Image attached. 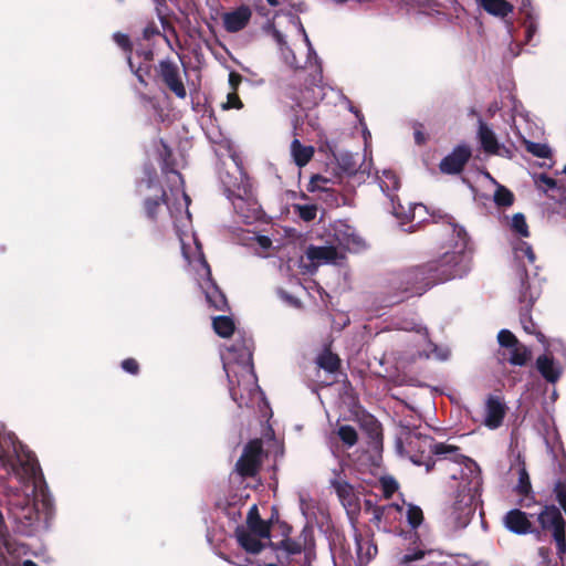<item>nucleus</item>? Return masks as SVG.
Here are the masks:
<instances>
[{
	"instance_id": "52",
	"label": "nucleus",
	"mask_w": 566,
	"mask_h": 566,
	"mask_svg": "<svg viewBox=\"0 0 566 566\" xmlns=\"http://www.w3.org/2000/svg\"><path fill=\"white\" fill-rule=\"evenodd\" d=\"M114 41L125 51L130 50V42L127 35L122 33H115Z\"/></svg>"
},
{
	"instance_id": "61",
	"label": "nucleus",
	"mask_w": 566,
	"mask_h": 566,
	"mask_svg": "<svg viewBox=\"0 0 566 566\" xmlns=\"http://www.w3.org/2000/svg\"><path fill=\"white\" fill-rule=\"evenodd\" d=\"M224 559L231 564L237 565V566H247L250 563V560L248 558H240L238 560H229L228 558L224 557Z\"/></svg>"
},
{
	"instance_id": "54",
	"label": "nucleus",
	"mask_w": 566,
	"mask_h": 566,
	"mask_svg": "<svg viewBox=\"0 0 566 566\" xmlns=\"http://www.w3.org/2000/svg\"><path fill=\"white\" fill-rule=\"evenodd\" d=\"M382 485L387 496H390L398 489V484L394 479H385Z\"/></svg>"
},
{
	"instance_id": "63",
	"label": "nucleus",
	"mask_w": 566,
	"mask_h": 566,
	"mask_svg": "<svg viewBox=\"0 0 566 566\" xmlns=\"http://www.w3.org/2000/svg\"><path fill=\"white\" fill-rule=\"evenodd\" d=\"M22 566H38V565L34 562L28 559V560L23 562Z\"/></svg>"
},
{
	"instance_id": "45",
	"label": "nucleus",
	"mask_w": 566,
	"mask_h": 566,
	"mask_svg": "<svg viewBox=\"0 0 566 566\" xmlns=\"http://www.w3.org/2000/svg\"><path fill=\"white\" fill-rule=\"evenodd\" d=\"M396 328L403 331H416L417 333L423 335L424 338L428 336L427 328L416 324L413 321H403L397 323Z\"/></svg>"
},
{
	"instance_id": "11",
	"label": "nucleus",
	"mask_w": 566,
	"mask_h": 566,
	"mask_svg": "<svg viewBox=\"0 0 566 566\" xmlns=\"http://www.w3.org/2000/svg\"><path fill=\"white\" fill-rule=\"evenodd\" d=\"M539 296V289L535 286L534 284L530 283L527 280L522 281V290L520 294V302L524 304L521 308L520 319L523 329L527 334H536L537 339L544 344L545 343V336L542 333L536 332L535 324L530 316V310L533 303L537 300Z\"/></svg>"
},
{
	"instance_id": "4",
	"label": "nucleus",
	"mask_w": 566,
	"mask_h": 566,
	"mask_svg": "<svg viewBox=\"0 0 566 566\" xmlns=\"http://www.w3.org/2000/svg\"><path fill=\"white\" fill-rule=\"evenodd\" d=\"M252 349V339L242 337L221 354L230 395L239 407H260L265 402L253 370Z\"/></svg>"
},
{
	"instance_id": "1",
	"label": "nucleus",
	"mask_w": 566,
	"mask_h": 566,
	"mask_svg": "<svg viewBox=\"0 0 566 566\" xmlns=\"http://www.w3.org/2000/svg\"><path fill=\"white\" fill-rule=\"evenodd\" d=\"M0 463L21 484V489L8 492L9 512L20 531L30 535L40 526L42 517L46 521L52 511V502L43 486L39 463L34 454L13 433L2 429Z\"/></svg>"
},
{
	"instance_id": "58",
	"label": "nucleus",
	"mask_w": 566,
	"mask_h": 566,
	"mask_svg": "<svg viewBox=\"0 0 566 566\" xmlns=\"http://www.w3.org/2000/svg\"><path fill=\"white\" fill-rule=\"evenodd\" d=\"M241 75L240 74H237V73H230L229 75V84L230 86L235 91L238 85L241 83Z\"/></svg>"
},
{
	"instance_id": "38",
	"label": "nucleus",
	"mask_w": 566,
	"mask_h": 566,
	"mask_svg": "<svg viewBox=\"0 0 566 566\" xmlns=\"http://www.w3.org/2000/svg\"><path fill=\"white\" fill-rule=\"evenodd\" d=\"M545 346V354L554 357V355H560L566 359V344L560 339H553L543 344Z\"/></svg>"
},
{
	"instance_id": "22",
	"label": "nucleus",
	"mask_w": 566,
	"mask_h": 566,
	"mask_svg": "<svg viewBox=\"0 0 566 566\" xmlns=\"http://www.w3.org/2000/svg\"><path fill=\"white\" fill-rule=\"evenodd\" d=\"M269 33L271 34L272 39L275 41L283 62L289 65L290 67L297 69L298 62L296 60V56L294 54V51L289 46L284 34L279 31L274 27H270Z\"/></svg>"
},
{
	"instance_id": "12",
	"label": "nucleus",
	"mask_w": 566,
	"mask_h": 566,
	"mask_svg": "<svg viewBox=\"0 0 566 566\" xmlns=\"http://www.w3.org/2000/svg\"><path fill=\"white\" fill-rule=\"evenodd\" d=\"M377 179H378V184H379L381 191L391 201L392 214H395L397 218L405 217V218L409 219L410 214L405 211V208L399 202L397 205L395 202L397 196L394 193V191L398 190V188L400 186L399 178L397 177V175L390 169H384L381 171V175H379L377 177ZM418 209L422 210V209H424V207L422 205H415L412 212H411L412 213L411 218L415 217L416 210H418Z\"/></svg>"
},
{
	"instance_id": "47",
	"label": "nucleus",
	"mask_w": 566,
	"mask_h": 566,
	"mask_svg": "<svg viewBox=\"0 0 566 566\" xmlns=\"http://www.w3.org/2000/svg\"><path fill=\"white\" fill-rule=\"evenodd\" d=\"M516 254L520 258L521 255H525L530 263H534L535 261V254L532 250V247L527 244L526 242H521L520 245L516 248Z\"/></svg>"
},
{
	"instance_id": "13",
	"label": "nucleus",
	"mask_w": 566,
	"mask_h": 566,
	"mask_svg": "<svg viewBox=\"0 0 566 566\" xmlns=\"http://www.w3.org/2000/svg\"><path fill=\"white\" fill-rule=\"evenodd\" d=\"M262 452V442L260 440L250 441L237 462L238 472L243 476L255 475L261 465Z\"/></svg>"
},
{
	"instance_id": "27",
	"label": "nucleus",
	"mask_w": 566,
	"mask_h": 566,
	"mask_svg": "<svg viewBox=\"0 0 566 566\" xmlns=\"http://www.w3.org/2000/svg\"><path fill=\"white\" fill-rule=\"evenodd\" d=\"M290 150L293 161L298 167H304L314 155L313 146L302 145L301 142L296 138L291 143Z\"/></svg>"
},
{
	"instance_id": "6",
	"label": "nucleus",
	"mask_w": 566,
	"mask_h": 566,
	"mask_svg": "<svg viewBox=\"0 0 566 566\" xmlns=\"http://www.w3.org/2000/svg\"><path fill=\"white\" fill-rule=\"evenodd\" d=\"M334 243L324 247L311 245L306 250V258L312 265L338 264L344 259V253L358 252L365 247L364 240L356 234L350 226L336 222L333 226Z\"/></svg>"
},
{
	"instance_id": "2",
	"label": "nucleus",
	"mask_w": 566,
	"mask_h": 566,
	"mask_svg": "<svg viewBox=\"0 0 566 566\" xmlns=\"http://www.w3.org/2000/svg\"><path fill=\"white\" fill-rule=\"evenodd\" d=\"M171 184L169 192L163 191L160 200L146 199L145 211L154 221L164 220L165 213L172 220L174 228L179 238L181 253L188 264V269L206 295L207 302L217 311L228 307L224 294L211 279L210 266L201 251V245L193 232H191V216L188 207L190 199L184 190V180L176 170L167 172Z\"/></svg>"
},
{
	"instance_id": "28",
	"label": "nucleus",
	"mask_w": 566,
	"mask_h": 566,
	"mask_svg": "<svg viewBox=\"0 0 566 566\" xmlns=\"http://www.w3.org/2000/svg\"><path fill=\"white\" fill-rule=\"evenodd\" d=\"M332 488L335 490L338 499L345 507L352 509L356 506L354 488L347 481L339 482L338 480H335L333 481Z\"/></svg>"
},
{
	"instance_id": "25",
	"label": "nucleus",
	"mask_w": 566,
	"mask_h": 566,
	"mask_svg": "<svg viewBox=\"0 0 566 566\" xmlns=\"http://www.w3.org/2000/svg\"><path fill=\"white\" fill-rule=\"evenodd\" d=\"M402 507L396 503H390L382 506H377L373 511V518L378 528H380V524L382 521L386 523L397 520L398 515L401 514Z\"/></svg>"
},
{
	"instance_id": "35",
	"label": "nucleus",
	"mask_w": 566,
	"mask_h": 566,
	"mask_svg": "<svg viewBox=\"0 0 566 566\" xmlns=\"http://www.w3.org/2000/svg\"><path fill=\"white\" fill-rule=\"evenodd\" d=\"M513 193L505 187L497 185L496 190L494 192V202L497 206L509 207L513 203Z\"/></svg>"
},
{
	"instance_id": "43",
	"label": "nucleus",
	"mask_w": 566,
	"mask_h": 566,
	"mask_svg": "<svg viewBox=\"0 0 566 566\" xmlns=\"http://www.w3.org/2000/svg\"><path fill=\"white\" fill-rule=\"evenodd\" d=\"M497 340L505 350L512 346H514L518 340L509 329H502L497 334Z\"/></svg>"
},
{
	"instance_id": "19",
	"label": "nucleus",
	"mask_w": 566,
	"mask_h": 566,
	"mask_svg": "<svg viewBox=\"0 0 566 566\" xmlns=\"http://www.w3.org/2000/svg\"><path fill=\"white\" fill-rule=\"evenodd\" d=\"M503 524L514 534L524 535L532 532V522L528 515L518 509L509 511L503 516Z\"/></svg>"
},
{
	"instance_id": "41",
	"label": "nucleus",
	"mask_w": 566,
	"mask_h": 566,
	"mask_svg": "<svg viewBox=\"0 0 566 566\" xmlns=\"http://www.w3.org/2000/svg\"><path fill=\"white\" fill-rule=\"evenodd\" d=\"M428 350L424 352L426 357L428 358H436L439 360H446L448 359L450 353L447 348L438 347L436 344L428 342Z\"/></svg>"
},
{
	"instance_id": "53",
	"label": "nucleus",
	"mask_w": 566,
	"mask_h": 566,
	"mask_svg": "<svg viewBox=\"0 0 566 566\" xmlns=\"http://www.w3.org/2000/svg\"><path fill=\"white\" fill-rule=\"evenodd\" d=\"M146 175H147V180L145 181H142L139 185H138V189L140 192H143V188L145 187L146 189H150L153 187V181H154V177H155V171L153 169H147L146 168Z\"/></svg>"
},
{
	"instance_id": "10",
	"label": "nucleus",
	"mask_w": 566,
	"mask_h": 566,
	"mask_svg": "<svg viewBox=\"0 0 566 566\" xmlns=\"http://www.w3.org/2000/svg\"><path fill=\"white\" fill-rule=\"evenodd\" d=\"M538 521L543 528L552 531L557 555L559 558H563V555L566 553V539L565 522L560 511L554 505L545 506L538 516Z\"/></svg>"
},
{
	"instance_id": "62",
	"label": "nucleus",
	"mask_w": 566,
	"mask_h": 566,
	"mask_svg": "<svg viewBox=\"0 0 566 566\" xmlns=\"http://www.w3.org/2000/svg\"><path fill=\"white\" fill-rule=\"evenodd\" d=\"M415 139H416V143L417 144H422L424 142V136L421 132H416L415 133Z\"/></svg>"
},
{
	"instance_id": "36",
	"label": "nucleus",
	"mask_w": 566,
	"mask_h": 566,
	"mask_svg": "<svg viewBox=\"0 0 566 566\" xmlns=\"http://www.w3.org/2000/svg\"><path fill=\"white\" fill-rule=\"evenodd\" d=\"M337 436L348 448L357 442V432L350 426H340L337 430Z\"/></svg>"
},
{
	"instance_id": "55",
	"label": "nucleus",
	"mask_w": 566,
	"mask_h": 566,
	"mask_svg": "<svg viewBox=\"0 0 566 566\" xmlns=\"http://www.w3.org/2000/svg\"><path fill=\"white\" fill-rule=\"evenodd\" d=\"M328 180L322 176H314L312 179H311V190H316V189H325V184H327Z\"/></svg>"
},
{
	"instance_id": "56",
	"label": "nucleus",
	"mask_w": 566,
	"mask_h": 566,
	"mask_svg": "<svg viewBox=\"0 0 566 566\" xmlns=\"http://www.w3.org/2000/svg\"><path fill=\"white\" fill-rule=\"evenodd\" d=\"M538 182L541 187L544 186L546 189H553L556 187V180L545 175H542L538 178Z\"/></svg>"
},
{
	"instance_id": "49",
	"label": "nucleus",
	"mask_w": 566,
	"mask_h": 566,
	"mask_svg": "<svg viewBox=\"0 0 566 566\" xmlns=\"http://www.w3.org/2000/svg\"><path fill=\"white\" fill-rule=\"evenodd\" d=\"M242 106H243V104L235 92L229 93L227 96V102L223 104L224 109H230V108L240 109V108H242Z\"/></svg>"
},
{
	"instance_id": "8",
	"label": "nucleus",
	"mask_w": 566,
	"mask_h": 566,
	"mask_svg": "<svg viewBox=\"0 0 566 566\" xmlns=\"http://www.w3.org/2000/svg\"><path fill=\"white\" fill-rule=\"evenodd\" d=\"M279 565L266 566H311L313 553L304 549L303 544L292 538H285L275 547Z\"/></svg>"
},
{
	"instance_id": "17",
	"label": "nucleus",
	"mask_w": 566,
	"mask_h": 566,
	"mask_svg": "<svg viewBox=\"0 0 566 566\" xmlns=\"http://www.w3.org/2000/svg\"><path fill=\"white\" fill-rule=\"evenodd\" d=\"M160 74L166 85L176 94L177 97H186L187 92L180 78L177 64L169 60L163 61L160 63Z\"/></svg>"
},
{
	"instance_id": "16",
	"label": "nucleus",
	"mask_w": 566,
	"mask_h": 566,
	"mask_svg": "<svg viewBox=\"0 0 566 566\" xmlns=\"http://www.w3.org/2000/svg\"><path fill=\"white\" fill-rule=\"evenodd\" d=\"M235 536L242 548L248 553L258 554L264 547L262 541L270 539V528H268L266 535H262L255 530H249V527H238Z\"/></svg>"
},
{
	"instance_id": "14",
	"label": "nucleus",
	"mask_w": 566,
	"mask_h": 566,
	"mask_svg": "<svg viewBox=\"0 0 566 566\" xmlns=\"http://www.w3.org/2000/svg\"><path fill=\"white\" fill-rule=\"evenodd\" d=\"M245 196L229 195L234 211L240 216L243 222L252 223L260 217V207L258 202L244 191Z\"/></svg>"
},
{
	"instance_id": "60",
	"label": "nucleus",
	"mask_w": 566,
	"mask_h": 566,
	"mask_svg": "<svg viewBox=\"0 0 566 566\" xmlns=\"http://www.w3.org/2000/svg\"><path fill=\"white\" fill-rule=\"evenodd\" d=\"M6 522L2 512L0 511V539L4 537L6 535Z\"/></svg>"
},
{
	"instance_id": "48",
	"label": "nucleus",
	"mask_w": 566,
	"mask_h": 566,
	"mask_svg": "<svg viewBox=\"0 0 566 566\" xmlns=\"http://www.w3.org/2000/svg\"><path fill=\"white\" fill-rule=\"evenodd\" d=\"M345 463L342 461L337 462V465L332 469V476L329 478V484L333 485V481L338 480L339 482L347 481L344 475Z\"/></svg>"
},
{
	"instance_id": "32",
	"label": "nucleus",
	"mask_w": 566,
	"mask_h": 566,
	"mask_svg": "<svg viewBox=\"0 0 566 566\" xmlns=\"http://www.w3.org/2000/svg\"><path fill=\"white\" fill-rule=\"evenodd\" d=\"M213 328L221 337H229L234 332V323L228 316H217L212 322Z\"/></svg>"
},
{
	"instance_id": "29",
	"label": "nucleus",
	"mask_w": 566,
	"mask_h": 566,
	"mask_svg": "<svg viewBox=\"0 0 566 566\" xmlns=\"http://www.w3.org/2000/svg\"><path fill=\"white\" fill-rule=\"evenodd\" d=\"M503 356L510 361V364L515 366H523L527 363L531 356L530 349L517 342L514 346L507 348Z\"/></svg>"
},
{
	"instance_id": "46",
	"label": "nucleus",
	"mask_w": 566,
	"mask_h": 566,
	"mask_svg": "<svg viewBox=\"0 0 566 566\" xmlns=\"http://www.w3.org/2000/svg\"><path fill=\"white\" fill-rule=\"evenodd\" d=\"M298 501H300V510L304 516H307L310 514V512H313V501L308 496V494L300 493Z\"/></svg>"
},
{
	"instance_id": "39",
	"label": "nucleus",
	"mask_w": 566,
	"mask_h": 566,
	"mask_svg": "<svg viewBox=\"0 0 566 566\" xmlns=\"http://www.w3.org/2000/svg\"><path fill=\"white\" fill-rule=\"evenodd\" d=\"M511 228L514 232H516L521 237L526 238L530 235L525 217L522 213H516L513 216L512 222H511Z\"/></svg>"
},
{
	"instance_id": "50",
	"label": "nucleus",
	"mask_w": 566,
	"mask_h": 566,
	"mask_svg": "<svg viewBox=\"0 0 566 566\" xmlns=\"http://www.w3.org/2000/svg\"><path fill=\"white\" fill-rule=\"evenodd\" d=\"M518 475H520V484H518L520 491L526 493L528 491V489L531 488V484H530V478H528V474H527L525 468L520 469Z\"/></svg>"
},
{
	"instance_id": "24",
	"label": "nucleus",
	"mask_w": 566,
	"mask_h": 566,
	"mask_svg": "<svg viewBox=\"0 0 566 566\" xmlns=\"http://www.w3.org/2000/svg\"><path fill=\"white\" fill-rule=\"evenodd\" d=\"M478 138L485 153L499 154L501 147L494 132L481 119L479 120Z\"/></svg>"
},
{
	"instance_id": "9",
	"label": "nucleus",
	"mask_w": 566,
	"mask_h": 566,
	"mask_svg": "<svg viewBox=\"0 0 566 566\" xmlns=\"http://www.w3.org/2000/svg\"><path fill=\"white\" fill-rule=\"evenodd\" d=\"M413 562H421V566H458L459 564L454 556L437 549H426L422 546L407 549L400 558L401 565Z\"/></svg>"
},
{
	"instance_id": "44",
	"label": "nucleus",
	"mask_w": 566,
	"mask_h": 566,
	"mask_svg": "<svg viewBox=\"0 0 566 566\" xmlns=\"http://www.w3.org/2000/svg\"><path fill=\"white\" fill-rule=\"evenodd\" d=\"M256 252L260 256H268V250L272 245V240L266 235L255 237Z\"/></svg>"
},
{
	"instance_id": "57",
	"label": "nucleus",
	"mask_w": 566,
	"mask_h": 566,
	"mask_svg": "<svg viewBox=\"0 0 566 566\" xmlns=\"http://www.w3.org/2000/svg\"><path fill=\"white\" fill-rule=\"evenodd\" d=\"M349 109H350L353 113H355V115L357 116V118H358V120H359L360 125L364 127V139H365V143H367V139L370 137V132H368V130H367L366 125H365V123H364V118H363V116H361V115H360V113H359L357 109H355L353 106H350V107H349Z\"/></svg>"
},
{
	"instance_id": "31",
	"label": "nucleus",
	"mask_w": 566,
	"mask_h": 566,
	"mask_svg": "<svg viewBox=\"0 0 566 566\" xmlns=\"http://www.w3.org/2000/svg\"><path fill=\"white\" fill-rule=\"evenodd\" d=\"M247 527H249V530H255V531L260 532V534H262V535L268 534V528H270V527L264 521H262L260 518L259 511L255 505H253L249 510L248 518H247Z\"/></svg>"
},
{
	"instance_id": "15",
	"label": "nucleus",
	"mask_w": 566,
	"mask_h": 566,
	"mask_svg": "<svg viewBox=\"0 0 566 566\" xmlns=\"http://www.w3.org/2000/svg\"><path fill=\"white\" fill-rule=\"evenodd\" d=\"M251 17V8L249 6L242 4L222 14L223 28L230 33L239 32L248 25Z\"/></svg>"
},
{
	"instance_id": "5",
	"label": "nucleus",
	"mask_w": 566,
	"mask_h": 566,
	"mask_svg": "<svg viewBox=\"0 0 566 566\" xmlns=\"http://www.w3.org/2000/svg\"><path fill=\"white\" fill-rule=\"evenodd\" d=\"M462 480L453 503L444 512V523L450 530L464 528L474 513L473 501L481 485L478 464L469 458L455 460Z\"/></svg>"
},
{
	"instance_id": "42",
	"label": "nucleus",
	"mask_w": 566,
	"mask_h": 566,
	"mask_svg": "<svg viewBox=\"0 0 566 566\" xmlns=\"http://www.w3.org/2000/svg\"><path fill=\"white\" fill-rule=\"evenodd\" d=\"M295 210L298 217L307 222L314 220L317 213L315 205H297L295 206Z\"/></svg>"
},
{
	"instance_id": "3",
	"label": "nucleus",
	"mask_w": 566,
	"mask_h": 566,
	"mask_svg": "<svg viewBox=\"0 0 566 566\" xmlns=\"http://www.w3.org/2000/svg\"><path fill=\"white\" fill-rule=\"evenodd\" d=\"M448 227L457 241L452 251H447L438 261L408 270L403 274L407 284L405 292L409 295H421L430 286L455 277H461L469 270L467 231L448 217Z\"/></svg>"
},
{
	"instance_id": "30",
	"label": "nucleus",
	"mask_w": 566,
	"mask_h": 566,
	"mask_svg": "<svg viewBox=\"0 0 566 566\" xmlns=\"http://www.w3.org/2000/svg\"><path fill=\"white\" fill-rule=\"evenodd\" d=\"M518 7L520 11L525 14V39L526 42L530 43L532 41V38L537 31V25L535 23V20L532 15V11L530 10V0H513Z\"/></svg>"
},
{
	"instance_id": "33",
	"label": "nucleus",
	"mask_w": 566,
	"mask_h": 566,
	"mask_svg": "<svg viewBox=\"0 0 566 566\" xmlns=\"http://www.w3.org/2000/svg\"><path fill=\"white\" fill-rule=\"evenodd\" d=\"M317 365L329 373H334L338 369L339 359L335 354L325 350L317 357Z\"/></svg>"
},
{
	"instance_id": "21",
	"label": "nucleus",
	"mask_w": 566,
	"mask_h": 566,
	"mask_svg": "<svg viewBox=\"0 0 566 566\" xmlns=\"http://www.w3.org/2000/svg\"><path fill=\"white\" fill-rule=\"evenodd\" d=\"M536 368L546 381L555 384L563 374L562 366L548 354H543L536 359Z\"/></svg>"
},
{
	"instance_id": "34",
	"label": "nucleus",
	"mask_w": 566,
	"mask_h": 566,
	"mask_svg": "<svg viewBox=\"0 0 566 566\" xmlns=\"http://www.w3.org/2000/svg\"><path fill=\"white\" fill-rule=\"evenodd\" d=\"M291 22L293 23V25L295 27V29L297 30V32L300 33V35H302L306 46H307V52H308V60H311L312 57L315 59V61H317V54L315 52V50L313 49V45L310 41V38L301 22V20L296 17H292L291 18Z\"/></svg>"
},
{
	"instance_id": "18",
	"label": "nucleus",
	"mask_w": 566,
	"mask_h": 566,
	"mask_svg": "<svg viewBox=\"0 0 566 566\" xmlns=\"http://www.w3.org/2000/svg\"><path fill=\"white\" fill-rule=\"evenodd\" d=\"M471 156L468 146H458L450 155L440 163V170L444 174H458L462 170Z\"/></svg>"
},
{
	"instance_id": "26",
	"label": "nucleus",
	"mask_w": 566,
	"mask_h": 566,
	"mask_svg": "<svg viewBox=\"0 0 566 566\" xmlns=\"http://www.w3.org/2000/svg\"><path fill=\"white\" fill-rule=\"evenodd\" d=\"M478 4L488 13L505 18L513 11V4L506 0H476Z\"/></svg>"
},
{
	"instance_id": "59",
	"label": "nucleus",
	"mask_w": 566,
	"mask_h": 566,
	"mask_svg": "<svg viewBox=\"0 0 566 566\" xmlns=\"http://www.w3.org/2000/svg\"><path fill=\"white\" fill-rule=\"evenodd\" d=\"M280 295L282 298H284L286 302H289L290 304L294 305V306H297L298 305V302L297 300H295L294 297L287 295L286 293H284L283 291H280Z\"/></svg>"
},
{
	"instance_id": "20",
	"label": "nucleus",
	"mask_w": 566,
	"mask_h": 566,
	"mask_svg": "<svg viewBox=\"0 0 566 566\" xmlns=\"http://www.w3.org/2000/svg\"><path fill=\"white\" fill-rule=\"evenodd\" d=\"M505 412V405L497 397H490L485 403L484 426L492 430L497 429L503 422Z\"/></svg>"
},
{
	"instance_id": "37",
	"label": "nucleus",
	"mask_w": 566,
	"mask_h": 566,
	"mask_svg": "<svg viewBox=\"0 0 566 566\" xmlns=\"http://www.w3.org/2000/svg\"><path fill=\"white\" fill-rule=\"evenodd\" d=\"M407 521L412 528H417L423 521L422 510L413 504H408Z\"/></svg>"
},
{
	"instance_id": "64",
	"label": "nucleus",
	"mask_w": 566,
	"mask_h": 566,
	"mask_svg": "<svg viewBox=\"0 0 566 566\" xmlns=\"http://www.w3.org/2000/svg\"><path fill=\"white\" fill-rule=\"evenodd\" d=\"M266 1H268V3H269L270 6H272V7H276V6H279V4H280V0H266Z\"/></svg>"
},
{
	"instance_id": "23",
	"label": "nucleus",
	"mask_w": 566,
	"mask_h": 566,
	"mask_svg": "<svg viewBox=\"0 0 566 566\" xmlns=\"http://www.w3.org/2000/svg\"><path fill=\"white\" fill-rule=\"evenodd\" d=\"M357 566L367 565L377 554V546L367 537L355 534Z\"/></svg>"
},
{
	"instance_id": "51",
	"label": "nucleus",
	"mask_w": 566,
	"mask_h": 566,
	"mask_svg": "<svg viewBox=\"0 0 566 566\" xmlns=\"http://www.w3.org/2000/svg\"><path fill=\"white\" fill-rule=\"evenodd\" d=\"M122 368L129 374H137L138 371V363L133 358H127L123 360Z\"/></svg>"
},
{
	"instance_id": "40",
	"label": "nucleus",
	"mask_w": 566,
	"mask_h": 566,
	"mask_svg": "<svg viewBox=\"0 0 566 566\" xmlns=\"http://www.w3.org/2000/svg\"><path fill=\"white\" fill-rule=\"evenodd\" d=\"M526 150L532 155L539 158H548L551 156V148L546 144L525 142Z\"/></svg>"
},
{
	"instance_id": "7",
	"label": "nucleus",
	"mask_w": 566,
	"mask_h": 566,
	"mask_svg": "<svg viewBox=\"0 0 566 566\" xmlns=\"http://www.w3.org/2000/svg\"><path fill=\"white\" fill-rule=\"evenodd\" d=\"M397 448L399 452L406 454L412 463L424 465L427 472L434 465L432 454L448 458L449 455H457L458 451V449L452 446L434 443L431 437L417 431L406 432L398 441Z\"/></svg>"
}]
</instances>
